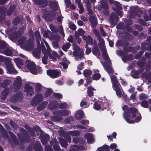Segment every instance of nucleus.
<instances>
[{
    "instance_id": "f257e3e1",
    "label": "nucleus",
    "mask_w": 151,
    "mask_h": 151,
    "mask_svg": "<svg viewBox=\"0 0 151 151\" xmlns=\"http://www.w3.org/2000/svg\"><path fill=\"white\" fill-rule=\"evenodd\" d=\"M122 109L124 111V118L128 123H133L135 122H138L141 119V115L135 108H129L127 105H124L122 107Z\"/></svg>"
},
{
    "instance_id": "f03ea898",
    "label": "nucleus",
    "mask_w": 151,
    "mask_h": 151,
    "mask_svg": "<svg viewBox=\"0 0 151 151\" xmlns=\"http://www.w3.org/2000/svg\"><path fill=\"white\" fill-rule=\"evenodd\" d=\"M50 6L52 8L53 10L51 12L48 10H43L44 14L42 15L43 18L47 20H49L50 17L58 16L57 18V20L59 22H62L63 17L61 15V12L60 10L58 9V6L57 3L55 2H52L50 4Z\"/></svg>"
},
{
    "instance_id": "7ed1b4c3",
    "label": "nucleus",
    "mask_w": 151,
    "mask_h": 151,
    "mask_svg": "<svg viewBox=\"0 0 151 151\" xmlns=\"http://www.w3.org/2000/svg\"><path fill=\"white\" fill-rule=\"evenodd\" d=\"M102 53V56L106 61V63L103 65V66L105 70L107 71L109 73L111 74L113 73V70L110 67V65H107V63H109L110 61L108 56L107 54L106 48H103L101 50Z\"/></svg>"
},
{
    "instance_id": "20e7f679",
    "label": "nucleus",
    "mask_w": 151,
    "mask_h": 151,
    "mask_svg": "<svg viewBox=\"0 0 151 151\" xmlns=\"http://www.w3.org/2000/svg\"><path fill=\"white\" fill-rule=\"evenodd\" d=\"M70 113V111L67 110H60L53 112L54 116L51 117L52 120L57 122L62 119V116H67Z\"/></svg>"
},
{
    "instance_id": "39448f33",
    "label": "nucleus",
    "mask_w": 151,
    "mask_h": 151,
    "mask_svg": "<svg viewBox=\"0 0 151 151\" xmlns=\"http://www.w3.org/2000/svg\"><path fill=\"white\" fill-rule=\"evenodd\" d=\"M25 39V37H22L18 40V42L19 44L23 45L26 50H30L34 47L33 41L29 40L28 42H27Z\"/></svg>"
},
{
    "instance_id": "423d86ee",
    "label": "nucleus",
    "mask_w": 151,
    "mask_h": 151,
    "mask_svg": "<svg viewBox=\"0 0 151 151\" xmlns=\"http://www.w3.org/2000/svg\"><path fill=\"white\" fill-rule=\"evenodd\" d=\"M74 51L73 55L77 57L80 59L84 58L83 52L80 50L78 45L74 44H73Z\"/></svg>"
},
{
    "instance_id": "0eeeda50",
    "label": "nucleus",
    "mask_w": 151,
    "mask_h": 151,
    "mask_svg": "<svg viewBox=\"0 0 151 151\" xmlns=\"http://www.w3.org/2000/svg\"><path fill=\"white\" fill-rule=\"evenodd\" d=\"M27 67L32 73L33 74H36L37 73L36 65L34 62L30 61H27Z\"/></svg>"
},
{
    "instance_id": "6e6552de",
    "label": "nucleus",
    "mask_w": 151,
    "mask_h": 151,
    "mask_svg": "<svg viewBox=\"0 0 151 151\" xmlns=\"http://www.w3.org/2000/svg\"><path fill=\"white\" fill-rule=\"evenodd\" d=\"M43 95L41 94H38L36 95L32 99L31 104L33 106H36L41 102L43 100Z\"/></svg>"
},
{
    "instance_id": "1a4fd4ad",
    "label": "nucleus",
    "mask_w": 151,
    "mask_h": 151,
    "mask_svg": "<svg viewBox=\"0 0 151 151\" xmlns=\"http://www.w3.org/2000/svg\"><path fill=\"white\" fill-rule=\"evenodd\" d=\"M22 81L21 78L19 77H17L14 83V90L17 91L20 89L22 87Z\"/></svg>"
},
{
    "instance_id": "9d476101",
    "label": "nucleus",
    "mask_w": 151,
    "mask_h": 151,
    "mask_svg": "<svg viewBox=\"0 0 151 151\" xmlns=\"http://www.w3.org/2000/svg\"><path fill=\"white\" fill-rule=\"evenodd\" d=\"M47 75L52 78H56L60 76V73L56 70H47Z\"/></svg>"
},
{
    "instance_id": "9b49d317",
    "label": "nucleus",
    "mask_w": 151,
    "mask_h": 151,
    "mask_svg": "<svg viewBox=\"0 0 151 151\" xmlns=\"http://www.w3.org/2000/svg\"><path fill=\"white\" fill-rule=\"evenodd\" d=\"M100 3L102 8L104 9L103 11L104 14L106 16H108L109 12V7L108 3L103 1H101Z\"/></svg>"
},
{
    "instance_id": "f8f14e48",
    "label": "nucleus",
    "mask_w": 151,
    "mask_h": 151,
    "mask_svg": "<svg viewBox=\"0 0 151 151\" xmlns=\"http://www.w3.org/2000/svg\"><path fill=\"white\" fill-rule=\"evenodd\" d=\"M0 61L4 62L7 71V73H9V58L7 57L5 58L0 55Z\"/></svg>"
},
{
    "instance_id": "ddd939ff",
    "label": "nucleus",
    "mask_w": 151,
    "mask_h": 151,
    "mask_svg": "<svg viewBox=\"0 0 151 151\" xmlns=\"http://www.w3.org/2000/svg\"><path fill=\"white\" fill-rule=\"evenodd\" d=\"M41 50H42V53L44 55L42 58V63L44 64H46L47 63L48 57L46 51V48L44 45L42 47Z\"/></svg>"
},
{
    "instance_id": "4468645a",
    "label": "nucleus",
    "mask_w": 151,
    "mask_h": 151,
    "mask_svg": "<svg viewBox=\"0 0 151 151\" xmlns=\"http://www.w3.org/2000/svg\"><path fill=\"white\" fill-rule=\"evenodd\" d=\"M24 92L27 96L28 97L31 96L34 93L32 88L29 85H27L25 86Z\"/></svg>"
},
{
    "instance_id": "2eb2a0df",
    "label": "nucleus",
    "mask_w": 151,
    "mask_h": 151,
    "mask_svg": "<svg viewBox=\"0 0 151 151\" xmlns=\"http://www.w3.org/2000/svg\"><path fill=\"white\" fill-rule=\"evenodd\" d=\"M114 5L116 6L117 9H115L114 11L119 16L121 17L122 13L121 10L122 9L121 4L118 2L115 1L114 3Z\"/></svg>"
},
{
    "instance_id": "dca6fc26",
    "label": "nucleus",
    "mask_w": 151,
    "mask_h": 151,
    "mask_svg": "<svg viewBox=\"0 0 151 151\" xmlns=\"http://www.w3.org/2000/svg\"><path fill=\"white\" fill-rule=\"evenodd\" d=\"M118 19V18L116 15L114 13H112L110 16L109 21L111 25H116V23L115 20H117Z\"/></svg>"
},
{
    "instance_id": "f3484780",
    "label": "nucleus",
    "mask_w": 151,
    "mask_h": 151,
    "mask_svg": "<svg viewBox=\"0 0 151 151\" xmlns=\"http://www.w3.org/2000/svg\"><path fill=\"white\" fill-rule=\"evenodd\" d=\"M113 87L116 91L117 96H120L122 93L120 89V86L119 83L118 82L113 84Z\"/></svg>"
},
{
    "instance_id": "a211bd4d",
    "label": "nucleus",
    "mask_w": 151,
    "mask_h": 151,
    "mask_svg": "<svg viewBox=\"0 0 151 151\" xmlns=\"http://www.w3.org/2000/svg\"><path fill=\"white\" fill-rule=\"evenodd\" d=\"M33 2L40 6L45 7L47 4V2L46 0H33Z\"/></svg>"
},
{
    "instance_id": "6ab92c4d",
    "label": "nucleus",
    "mask_w": 151,
    "mask_h": 151,
    "mask_svg": "<svg viewBox=\"0 0 151 151\" xmlns=\"http://www.w3.org/2000/svg\"><path fill=\"white\" fill-rule=\"evenodd\" d=\"M79 132L76 131H70L68 132V135H67L65 137L66 139L69 142L71 141V137L69 135L73 136H77L79 134Z\"/></svg>"
},
{
    "instance_id": "aec40b11",
    "label": "nucleus",
    "mask_w": 151,
    "mask_h": 151,
    "mask_svg": "<svg viewBox=\"0 0 151 151\" xmlns=\"http://www.w3.org/2000/svg\"><path fill=\"white\" fill-rule=\"evenodd\" d=\"M23 33V32L22 31L21 32H15L14 33L10 38V39L12 40L15 42L17 39L20 37Z\"/></svg>"
},
{
    "instance_id": "412c9836",
    "label": "nucleus",
    "mask_w": 151,
    "mask_h": 151,
    "mask_svg": "<svg viewBox=\"0 0 151 151\" xmlns=\"http://www.w3.org/2000/svg\"><path fill=\"white\" fill-rule=\"evenodd\" d=\"M89 20L91 23V26L92 27L94 28L97 24V21L96 18L94 16H92L89 17Z\"/></svg>"
},
{
    "instance_id": "4be33fe9",
    "label": "nucleus",
    "mask_w": 151,
    "mask_h": 151,
    "mask_svg": "<svg viewBox=\"0 0 151 151\" xmlns=\"http://www.w3.org/2000/svg\"><path fill=\"white\" fill-rule=\"evenodd\" d=\"M9 91V88L8 87L6 88L1 92V98L4 100H5Z\"/></svg>"
},
{
    "instance_id": "5701e85b",
    "label": "nucleus",
    "mask_w": 151,
    "mask_h": 151,
    "mask_svg": "<svg viewBox=\"0 0 151 151\" xmlns=\"http://www.w3.org/2000/svg\"><path fill=\"white\" fill-rule=\"evenodd\" d=\"M84 113L82 110H80L77 111L75 114V118L78 119H80L83 118Z\"/></svg>"
},
{
    "instance_id": "b1692460",
    "label": "nucleus",
    "mask_w": 151,
    "mask_h": 151,
    "mask_svg": "<svg viewBox=\"0 0 151 151\" xmlns=\"http://www.w3.org/2000/svg\"><path fill=\"white\" fill-rule=\"evenodd\" d=\"M83 39L87 43L93 44V39L90 35H84L83 37Z\"/></svg>"
},
{
    "instance_id": "393cba45",
    "label": "nucleus",
    "mask_w": 151,
    "mask_h": 151,
    "mask_svg": "<svg viewBox=\"0 0 151 151\" xmlns=\"http://www.w3.org/2000/svg\"><path fill=\"white\" fill-rule=\"evenodd\" d=\"M85 139H87L88 143H90L93 142V135L90 133L86 134L84 135Z\"/></svg>"
},
{
    "instance_id": "a878e982",
    "label": "nucleus",
    "mask_w": 151,
    "mask_h": 151,
    "mask_svg": "<svg viewBox=\"0 0 151 151\" xmlns=\"http://www.w3.org/2000/svg\"><path fill=\"white\" fill-rule=\"evenodd\" d=\"M0 132L2 134L3 136L5 138H8L9 135L6 130L4 128L1 124L0 123Z\"/></svg>"
},
{
    "instance_id": "bb28decb",
    "label": "nucleus",
    "mask_w": 151,
    "mask_h": 151,
    "mask_svg": "<svg viewBox=\"0 0 151 151\" xmlns=\"http://www.w3.org/2000/svg\"><path fill=\"white\" fill-rule=\"evenodd\" d=\"M92 52L93 54L97 57L101 55L100 52L97 46L93 47L92 48Z\"/></svg>"
},
{
    "instance_id": "cd10ccee",
    "label": "nucleus",
    "mask_w": 151,
    "mask_h": 151,
    "mask_svg": "<svg viewBox=\"0 0 151 151\" xmlns=\"http://www.w3.org/2000/svg\"><path fill=\"white\" fill-rule=\"evenodd\" d=\"M48 103L47 101L43 102L40 105L37 107V110L39 111L43 110L46 107Z\"/></svg>"
},
{
    "instance_id": "c85d7f7f",
    "label": "nucleus",
    "mask_w": 151,
    "mask_h": 151,
    "mask_svg": "<svg viewBox=\"0 0 151 151\" xmlns=\"http://www.w3.org/2000/svg\"><path fill=\"white\" fill-rule=\"evenodd\" d=\"M14 61L18 68H20V65L24 64L23 61L20 58H16L14 59Z\"/></svg>"
},
{
    "instance_id": "c756f323",
    "label": "nucleus",
    "mask_w": 151,
    "mask_h": 151,
    "mask_svg": "<svg viewBox=\"0 0 151 151\" xmlns=\"http://www.w3.org/2000/svg\"><path fill=\"white\" fill-rule=\"evenodd\" d=\"M84 149V147L82 146L78 147L76 145H73L70 147L69 151H78L80 150Z\"/></svg>"
},
{
    "instance_id": "7c9ffc66",
    "label": "nucleus",
    "mask_w": 151,
    "mask_h": 151,
    "mask_svg": "<svg viewBox=\"0 0 151 151\" xmlns=\"http://www.w3.org/2000/svg\"><path fill=\"white\" fill-rule=\"evenodd\" d=\"M99 40V47L100 48L101 50V49L106 48L104 45V42L103 39L101 38V37L98 38Z\"/></svg>"
},
{
    "instance_id": "2f4dec72",
    "label": "nucleus",
    "mask_w": 151,
    "mask_h": 151,
    "mask_svg": "<svg viewBox=\"0 0 151 151\" xmlns=\"http://www.w3.org/2000/svg\"><path fill=\"white\" fill-rule=\"evenodd\" d=\"M85 32L81 28L79 29L77 31L75 32V35L76 38H77L79 36H81L85 34Z\"/></svg>"
},
{
    "instance_id": "473e14b6",
    "label": "nucleus",
    "mask_w": 151,
    "mask_h": 151,
    "mask_svg": "<svg viewBox=\"0 0 151 151\" xmlns=\"http://www.w3.org/2000/svg\"><path fill=\"white\" fill-rule=\"evenodd\" d=\"M71 46V44L69 42H67L64 44L62 46V49L65 51L67 52Z\"/></svg>"
},
{
    "instance_id": "72a5a7b5",
    "label": "nucleus",
    "mask_w": 151,
    "mask_h": 151,
    "mask_svg": "<svg viewBox=\"0 0 151 151\" xmlns=\"http://www.w3.org/2000/svg\"><path fill=\"white\" fill-rule=\"evenodd\" d=\"M88 90L87 91V93L88 95L91 97L93 95V91L94 90H96V89L94 88L92 86H89L88 88Z\"/></svg>"
},
{
    "instance_id": "f704fd0d",
    "label": "nucleus",
    "mask_w": 151,
    "mask_h": 151,
    "mask_svg": "<svg viewBox=\"0 0 151 151\" xmlns=\"http://www.w3.org/2000/svg\"><path fill=\"white\" fill-rule=\"evenodd\" d=\"M49 137L48 135L46 134L45 137H43L41 140V141L43 145H45L47 142V141L49 139Z\"/></svg>"
},
{
    "instance_id": "c9c22d12",
    "label": "nucleus",
    "mask_w": 151,
    "mask_h": 151,
    "mask_svg": "<svg viewBox=\"0 0 151 151\" xmlns=\"http://www.w3.org/2000/svg\"><path fill=\"white\" fill-rule=\"evenodd\" d=\"M18 73L17 71L14 68L13 65L10 62V74H17Z\"/></svg>"
},
{
    "instance_id": "e433bc0d",
    "label": "nucleus",
    "mask_w": 151,
    "mask_h": 151,
    "mask_svg": "<svg viewBox=\"0 0 151 151\" xmlns=\"http://www.w3.org/2000/svg\"><path fill=\"white\" fill-rule=\"evenodd\" d=\"M54 104L52 103H50L48 106V108L51 109H54V108L58 105V103L57 102L55 101Z\"/></svg>"
},
{
    "instance_id": "4c0bfd02",
    "label": "nucleus",
    "mask_w": 151,
    "mask_h": 151,
    "mask_svg": "<svg viewBox=\"0 0 151 151\" xmlns=\"http://www.w3.org/2000/svg\"><path fill=\"white\" fill-rule=\"evenodd\" d=\"M60 142L61 145L62 147H66L67 145V143L65 139L62 138H60Z\"/></svg>"
},
{
    "instance_id": "58836bf2",
    "label": "nucleus",
    "mask_w": 151,
    "mask_h": 151,
    "mask_svg": "<svg viewBox=\"0 0 151 151\" xmlns=\"http://www.w3.org/2000/svg\"><path fill=\"white\" fill-rule=\"evenodd\" d=\"M58 32L60 34H61L63 37H64L65 36V34L64 33L63 28L62 26H59L58 27Z\"/></svg>"
},
{
    "instance_id": "ea45409f",
    "label": "nucleus",
    "mask_w": 151,
    "mask_h": 151,
    "mask_svg": "<svg viewBox=\"0 0 151 151\" xmlns=\"http://www.w3.org/2000/svg\"><path fill=\"white\" fill-rule=\"evenodd\" d=\"M83 74L85 77H88L91 75L92 74V72L90 70H86L84 71Z\"/></svg>"
},
{
    "instance_id": "a19ab883",
    "label": "nucleus",
    "mask_w": 151,
    "mask_h": 151,
    "mask_svg": "<svg viewBox=\"0 0 151 151\" xmlns=\"http://www.w3.org/2000/svg\"><path fill=\"white\" fill-rule=\"evenodd\" d=\"M40 50L37 51L36 50H35L33 52V53L35 57L37 59H40Z\"/></svg>"
},
{
    "instance_id": "79ce46f5",
    "label": "nucleus",
    "mask_w": 151,
    "mask_h": 151,
    "mask_svg": "<svg viewBox=\"0 0 151 151\" xmlns=\"http://www.w3.org/2000/svg\"><path fill=\"white\" fill-rule=\"evenodd\" d=\"M6 43L4 41H0V49L1 50L4 49L6 47Z\"/></svg>"
},
{
    "instance_id": "37998d69",
    "label": "nucleus",
    "mask_w": 151,
    "mask_h": 151,
    "mask_svg": "<svg viewBox=\"0 0 151 151\" xmlns=\"http://www.w3.org/2000/svg\"><path fill=\"white\" fill-rule=\"evenodd\" d=\"M92 32L98 38L101 37L99 31L98 30L94 29H93Z\"/></svg>"
},
{
    "instance_id": "c03bdc74",
    "label": "nucleus",
    "mask_w": 151,
    "mask_h": 151,
    "mask_svg": "<svg viewBox=\"0 0 151 151\" xmlns=\"http://www.w3.org/2000/svg\"><path fill=\"white\" fill-rule=\"evenodd\" d=\"M9 81L8 80H4L1 84V86L3 88H5L9 84Z\"/></svg>"
},
{
    "instance_id": "a18cd8bd",
    "label": "nucleus",
    "mask_w": 151,
    "mask_h": 151,
    "mask_svg": "<svg viewBox=\"0 0 151 151\" xmlns=\"http://www.w3.org/2000/svg\"><path fill=\"white\" fill-rule=\"evenodd\" d=\"M44 42L45 44V45H46V46L47 47V53H50L51 51V49L50 47V46L48 44L47 42L45 41H44Z\"/></svg>"
},
{
    "instance_id": "49530a36",
    "label": "nucleus",
    "mask_w": 151,
    "mask_h": 151,
    "mask_svg": "<svg viewBox=\"0 0 151 151\" xmlns=\"http://www.w3.org/2000/svg\"><path fill=\"white\" fill-rule=\"evenodd\" d=\"M69 27L70 29L73 30H75L76 28V26L73 23L69 22Z\"/></svg>"
},
{
    "instance_id": "de8ad7c7",
    "label": "nucleus",
    "mask_w": 151,
    "mask_h": 151,
    "mask_svg": "<svg viewBox=\"0 0 151 151\" xmlns=\"http://www.w3.org/2000/svg\"><path fill=\"white\" fill-rule=\"evenodd\" d=\"M101 77V75L99 73H95L93 76V79L95 80L99 79Z\"/></svg>"
},
{
    "instance_id": "09e8293b",
    "label": "nucleus",
    "mask_w": 151,
    "mask_h": 151,
    "mask_svg": "<svg viewBox=\"0 0 151 151\" xmlns=\"http://www.w3.org/2000/svg\"><path fill=\"white\" fill-rule=\"evenodd\" d=\"M141 105L144 108H147L149 105L147 101H143L141 103Z\"/></svg>"
},
{
    "instance_id": "8fccbe9b",
    "label": "nucleus",
    "mask_w": 151,
    "mask_h": 151,
    "mask_svg": "<svg viewBox=\"0 0 151 151\" xmlns=\"http://www.w3.org/2000/svg\"><path fill=\"white\" fill-rule=\"evenodd\" d=\"M52 91L51 89H49L47 90L45 92V97H47L50 96L52 93Z\"/></svg>"
},
{
    "instance_id": "3c124183",
    "label": "nucleus",
    "mask_w": 151,
    "mask_h": 151,
    "mask_svg": "<svg viewBox=\"0 0 151 151\" xmlns=\"http://www.w3.org/2000/svg\"><path fill=\"white\" fill-rule=\"evenodd\" d=\"M49 26L50 29L53 32L55 33L58 32L57 29L55 26L51 24L49 25Z\"/></svg>"
},
{
    "instance_id": "603ef678",
    "label": "nucleus",
    "mask_w": 151,
    "mask_h": 151,
    "mask_svg": "<svg viewBox=\"0 0 151 151\" xmlns=\"http://www.w3.org/2000/svg\"><path fill=\"white\" fill-rule=\"evenodd\" d=\"M84 1L86 6L87 9L91 8V4L89 0H84Z\"/></svg>"
},
{
    "instance_id": "864d4df0",
    "label": "nucleus",
    "mask_w": 151,
    "mask_h": 151,
    "mask_svg": "<svg viewBox=\"0 0 151 151\" xmlns=\"http://www.w3.org/2000/svg\"><path fill=\"white\" fill-rule=\"evenodd\" d=\"M127 30L128 31L132 32L134 35H137L138 34V32L137 31H132V29L129 26L127 27Z\"/></svg>"
},
{
    "instance_id": "5fc2aeb1",
    "label": "nucleus",
    "mask_w": 151,
    "mask_h": 151,
    "mask_svg": "<svg viewBox=\"0 0 151 151\" xmlns=\"http://www.w3.org/2000/svg\"><path fill=\"white\" fill-rule=\"evenodd\" d=\"M111 79L113 84L118 82L116 78L114 76L111 77Z\"/></svg>"
},
{
    "instance_id": "6e6d98bb",
    "label": "nucleus",
    "mask_w": 151,
    "mask_h": 151,
    "mask_svg": "<svg viewBox=\"0 0 151 151\" xmlns=\"http://www.w3.org/2000/svg\"><path fill=\"white\" fill-rule=\"evenodd\" d=\"M35 151H42V147L40 143L38 144V146L35 148Z\"/></svg>"
},
{
    "instance_id": "4d7b16f0",
    "label": "nucleus",
    "mask_w": 151,
    "mask_h": 151,
    "mask_svg": "<svg viewBox=\"0 0 151 151\" xmlns=\"http://www.w3.org/2000/svg\"><path fill=\"white\" fill-rule=\"evenodd\" d=\"M6 11V8L4 6L0 7V13L3 14H4Z\"/></svg>"
},
{
    "instance_id": "13d9d810",
    "label": "nucleus",
    "mask_w": 151,
    "mask_h": 151,
    "mask_svg": "<svg viewBox=\"0 0 151 151\" xmlns=\"http://www.w3.org/2000/svg\"><path fill=\"white\" fill-rule=\"evenodd\" d=\"M59 107L60 109H64L67 106V104L65 102H63L59 104Z\"/></svg>"
},
{
    "instance_id": "bf43d9fd",
    "label": "nucleus",
    "mask_w": 151,
    "mask_h": 151,
    "mask_svg": "<svg viewBox=\"0 0 151 151\" xmlns=\"http://www.w3.org/2000/svg\"><path fill=\"white\" fill-rule=\"evenodd\" d=\"M35 87L36 90L38 91L41 89V86L40 83H37L35 84Z\"/></svg>"
},
{
    "instance_id": "052dcab7",
    "label": "nucleus",
    "mask_w": 151,
    "mask_h": 151,
    "mask_svg": "<svg viewBox=\"0 0 151 151\" xmlns=\"http://www.w3.org/2000/svg\"><path fill=\"white\" fill-rule=\"evenodd\" d=\"M139 98L141 100L144 99H147V96L145 94L142 93L140 94L139 96Z\"/></svg>"
},
{
    "instance_id": "680f3d73",
    "label": "nucleus",
    "mask_w": 151,
    "mask_h": 151,
    "mask_svg": "<svg viewBox=\"0 0 151 151\" xmlns=\"http://www.w3.org/2000/svg\"><path fill=\"white\" fill-rule=\"evenodd\" d=\"M93 108L96 110H99L101 108L100 106L97 103H95L94 104Z\"/></svg>"
},
{
    "instance_id": "e2e57ef3",
    "label": "nucleus",
    "mask_w": 151,
    "mask_h": 151,
    "mask_svg": "<svg viewBox=\"0 0 151 151\" xmlns=\"http://www.w3.org/2000/svg\"><path fill=\"white\" fill-rule=\"evenodd\" d=\"M20 21V19L19 18H17L14 19L13 21V24L15 25H17L18 23H19Z\"/></svg>"
},
{
    "instance_id": "0e129e2a",
    "label": "nucleus",
    "mask_w": 151,
    "mask_h": 151,
    "mask_svg": "<svg viewBox=\"0 0 151 151\" xmlns=\"http://www.w3.org/2000/svg\"><path fill=\"white\" fill-rule=\"evenodd\" d=\"M53 148L55 151H60V147L57 144L53 146Z\"/></svg>"
},
{
    "instance_id": "69168bd1",
    "label": "nucleus",
    "mask_w": 151,
    "mask_h": 151,
    "mask_svg": "<svg viewBox=\"0 0 151 151\" xmlns=\"http://www.w3.org/2000/svg\"><path fill=\"white\" fill-rule=\"evenodd\" d=\"M100 30L102 35L104 36H105L106 35V33L104 32L103 28L101 27H100Z\"/></svg>"
},
{
    "instance_id": "338daca9",
    "label": "nucleus",
    "mask_w": 151,
    "mask_h": 151,
    "mask_svg": "<svg viewBox=\"0 0 151 151\" xmlns=\"http://www.w3.org/2000/svg\"><path fill=\"white\" fill-rule=\"evenodd\" d=\"M53 96L56 98H60L62 97V95L60 94L54 93L53 94Z\"/></svg>"
},
{
    "instance_id": "774afa93",
    "label": "nucleus",
    "mask_w": 151,
    "mask_h": 151,
    "mask_svg": "<svg viewBox=\"0 0 151 151\" xmlns=\"http://www.w3.org/2000/svg\"><path fill=\"white\" fill-rule=\"evenodd\" d=\"M67 40L69 42L73 43V39L72 35H70L68 38Z\"/></svg>"
}]
</instances>
